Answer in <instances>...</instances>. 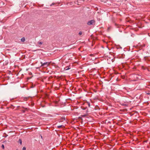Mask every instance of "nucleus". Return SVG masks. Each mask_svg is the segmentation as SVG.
<instances>
[{"label": "nucleus", "mask_w": 150, "mask_h": 150, "mask_svg": "<svg viewBox=\"0 0 150 150\" xmlns=\"http://www.w3.org/2000/svg\"><path fill=\"white\" fill-rule=\"evenodd\" d=\"M95 21L94 20H91L89 21L87 23V24L88 25H92L93 23H95Z\"/></svg>", "instance_id": "obj_1"}, {"label": "nucleus", "mask_w": 150, "mask_h": 150, "mask_svg": "<svg viewBox=\"0 0 150 150\" xmlns=\"http://www.w3.org/2000/svg\"><path fill=\"white\" fill-rule=\"evenodd\" d=\"M40 63L41 64V66H47L50 64V63L48 62H46L43 63L42 62H41Z\"/></svg>", "instance_id": "obj_2"}, {"label": "nucleus", "mask_w": 150, "mask_h": 150, "mask_svg": "<svg viewBox=\"0 0 150 150\" xmlns=\"http://www.w3.org/2000/svg\"><path fill=\"white\" fill-rule=\"evenodd\" d=\"M134 78H136L137 79H139L141 77V76L138 74H135L134 76Z\"/></svg>", "instance_id": "obj_3"}, {"label": "nucleus", "mask_w": 150, "mask_h": 150, "mask_svg": "<svg viewBox=\"0 0 150 150\" xmlns=\"http://www.w3.org/2000/svg\"><path fill=\"white\" fill-rule=\"evenodd\" d=\"M18 143H19L21 145L22 144V140L20 139H19L18 141Z\"/></svg>", "instance_id": "obj_4"}, {"label": "nucleus", "mask_w": 150, "mask_h": 150, "mask_svg": "<svg viewBox=\"0 0 150 150\" xmlns=\"http://www.w3.org/2000/svg\"><path fill=\"white\" fill-rule=\"evenodd\" d=\"M21 41H22L23 42H24L25 41V38L23 37V38H21Z\"/></svg>", "instance_id": "obj_5"}, {"label": "nucleus", "mask_w": 150, "mask_h": 150, "mask_svg": "<svg viewBox=\"0 0 150 150\" xmlns=\"http://www.w3.org/2000/svg\"><path fill=\"white\" fill-rule=\"evenodd\" d=\"M70 68L69 67H67L65 68V70H68L70 69Z\"/></svg>", "instance_id": "obj_6"}, {"label": "nucleus", "mask_w": 150, "mask_h": 150, "mask_svg": "<svg viewBox=\"0 0 150 150\" xmlns=\"http://www.w3.org/2000/svg\"><path fill=\"white\" fill-rule=\"evenodd\" d=\"M38 44L41 45L43 43V42H38Z\"/></svg>", "instance_id": "obj_7"}, {"label": "nucleus", "mask_w": 150, "mask_h": 150, "mask_svg": "<svg viewBox=\"0 0 150 150\" xmlns=\"http://www.w3.org/2000/svg\"><path fill=\"white\" fill-rule=\"evenodd\" d=\"M63 127H64V126H63V125H61L58 126H57V127H58V128H61L62 127H63Z\"/></svg>", "instance_id": "obj_8"}, {"label": "nucleus", "mask_w": 150, "mask_h": 150, "mask_svg": "<svg viewBox=\"0 0 150 150\" xmlns=\"http://www.w3.org/2000/svg\"><path fill=\"white\" fill-rule=\"evenodd\" d=\"M22 150H26V149L25 147H23L22 149Z\"/></svg>", "instance_id": "obj_9"}, {"label": "nucleus", "mask_w": 150, "mask_h": 150, "mask_svg": "<svg viewBox=\"0 0 150 150\" xmlns=\"http://www.w3.org/2000/svg\"><path fill=\"white\" fill-rule=\"evenodd\" d=\"M82 34V33L80 31V32L79 33V34L80 35H81Z\"/></svg>", "instance_id": "obj_10"}, {"label": "nucleus", "mask_w": 150, "mask_h": 150, "mask_svg": "<svg viewBox=\"0 0 150 150\" xmlns=\"http://www.w3.org/2000/svg\"><path fill=\"white\" fill-rule=\"evenodd\" d=\"M1 147L3 149H4V144H2V146H1Z\"/></svg>", "instance_id": "obj_11"}, {"label": "nucleus", "mask_w": 150, "mask_h": 150, "mask_svg": "<svg viewBox=\"0 0 150 150\" xmlns=\"http://www.w3.org/2000/svg\"><path fill=\"white\" fill-rule=\"evenodd\" d=\"M22 112L23 113H24L25 112V111L24 110H22Z\"/></svg>", "instance_id": "obj_12"}, {"label": "nucleus", "mask_w": 150, "mask_h": 150, "mask_svg": "<svg viewBox=\"0 0 150 150\" xmlns=\"http://www.w3.org/2000/svg\"><path fill=\"white\" fill-rule=\"evenodd\" d=\"M88 106H89V107H90V104L89 103V104H88Z\"/></svg>", "instance_id": "obj_13"}, {"label": "nucleus", "mask_w": 150, "mask_h": 150, "mask_svg": "<svg viewBox=\"0 0 150 150\" xmlns=\"http://www.w3.org/2000/svg\"><path fill=\"white\" fill-rule=\"evenodd\" d=\"M28 98V97H27V98L26 97H25V98H24V99H25H25H27Z\"/></svg>", "instance_id": "obj_14"}, {"label": "nucleus", "mask_w": 150, "mask_h": 150, "mask_svg": "<svg viewBox=\"0 0 150 150\" xmlns=\"http://www.w3.org/2000/svg\"><path fill=\"white\" fill-rule=\"evenodd\" d=\"M25 109L27 110V108H25Z\"/></svg>", "instance_id": "obj_15"}, {"label": "nucleus", "mask_w": 150, "mask_h": 150, "mask_svg": "<svg viewBox=\"0 0 150 150\" xmlns=\"http://www.w3.org/2000/svg\"><path fill=\"white\" fill-rule=\"evenodd\" d=\"M147 94H149V93H147Z\"/></svg>", "instance_id": "obj_16"}, {"label": "nucleus", "mask_w": 150, "mask_h": 150, "mask_svg": "<svg viewBox=\"0 0 150 150\" xmlns=\"http://www.w3.org/2000/svg\"><path fill=\"white\" fill-rule=\"evenodd\" d=\"M41 138H42V136H41Z\"/></svg>", "instance_id": "obj_17"}, {"label": "nucleus", "mask_w": 150, "mask_h": 150, "mask_svg": "<svg viewBox=\"0 0 150 150\" xmlns=\"http://www.w3.org/2000/svg\"><path fill=\"white\" fill-rule=\"evenodd\" d=\"M16 150H18L17 149Z\"/></svg>", "instance_id": "obj_18"}]
</instances>
